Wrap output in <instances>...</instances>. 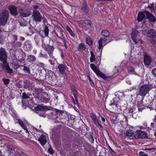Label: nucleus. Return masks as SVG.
Here are the masks:
<instances>
[{"label": "nucleus", "mask_w": 156, "mask_h": 156, "mask_svg": "<svg viewBox=\"0 0 156 156\" xmlns=\"http://www.w3.org/2000/svg\"><path fill=\"white\" fill-rule=\"evenodd\" d=\"M38 65L39 66H41V67L44 66V64L42 62H39L38 63Z\"/></svg>", "instance_id": "62"}, {"label": "nucleus", "mask_w": 156, "mask_h": 156, "mask_svg": "<svg viewBox=\"0 0 156 156\" xmlns=\"http://www.w3.org/2000/svg\"><path fill=\"white\" fill-rule=\"evenodd\" d=\"M78 49L79 50H84L85 49V46L84 44L81 43L79 45Z\"/></svg>", "instance_id": "34"}, {"label": "nucleus", "mask_w": 156, "mask_h": 156, "mask_svg": "<svg viewBox=\"0 0 156 156\" xmlns=\"http://www.w3.org/2000/svg\"><path fill=\"white\" fill-rule=\"evenodd\" d=\"M9 13L7 10H3L0 14V26H5L9 18Z\"/></svg>", "instance_id": "3"}, {"label": "nucleus", "mask_w": 156, "mask_h": 156, "mask_svg": "<svg viewBox=\"0 0 156 156\" xmlns=\"http://www.w3.org/2000/svg\"><path fill=\"white\" fill-rule=\"evenodd\" d=\"M98 76L103 78L104 79L108 80V77L105 76V74L100 72L99 70L96 73Z\"/></svg>", "instance_id": "22"}, {"label": "nucleus", "mask_w": 156, "mask_h": 156, "mask_svg": "<svg viewBox=\"0 0 156 156\" xmlns=\"http://www.w3.org/2000/svg\"><path fill=\"white\" fill-rule=\"evenodd\" d=\"M87 77H88V79L89 80L90 83L91 84H94L93 82V81L91 80L90 76L89 75Z\"/></svg>", "instance_id": "57"}, {"label": "nucleus", "mask_w": 156, "mask_h": 156, "mask_svg": "<svg viewBox=\"0 0 156 156\" xmlns=\"http://www.w3.org/2000/svg\"><path fill=\"white\" fill-rule=\"evenodd\" d=\"M142 32V33L143 34H145L146 33V30H140V32Z\"/></svg>", "instance_id": "60"}, {"label": "nucleus", "mask_w": 156, "mask_h": 156, "mask_svg": "<svg viewBox=\"0 0 156 156\" xmlns=\"http://www.w3.org/2000/svg\"><path fill=\"white\" fill-rule=\"evenodd\" d=\"M86 42L89 45H91L92 44L91 38L89 37H87L86 39Z\"/></svg>", "instance_id": "38"}, {"label": "nucleus", "mask_w": 156, "mask_h": 156, "mask_svg": "<svg viewBox=\"0 0 156 156\" xmlns=\"http://www.w3.org/2000/svg\"><path fill=\"white\" fill-rule=\"evenodd\" d=\"M128 70L129 72L131 73H133L134 71V69L132 67H129L128 69Z\"/></svg>", "instance_id": "52"}, {"label": "nucleus", "mask_w": 156, "mask_h": 156, "mask_svg": "<svg viewBox=\"0 0 156 156\" xmlns=\"http://www.w3.org/2000/svg\"><path fill=\"white\" fill-rule=\"evenodd\" d=\"M81 10L85 13L87 14L88 12V9L87 3L84 2L83 4Z\"/></svg>", "instance_id": "20"}, {"label": "nucleus", "mask_w": 156, "mask_h": 156, "mask_svg": "<svg viewBox=\"0 0 156 156\" xmlns=\"http://www.w3.org/2000/svg\"><path fill=\"white\" fill-rule=\"evenodd\" d=\"M42 46L43 47H44V50L48 52V54H50V52L53 53L54 50V48L53 47L51 46L48 44H47L46 45L45 44L44 46H43V45Z\"/></svg>", "instance_id": "16"}, {"label": "nucleus", "mask_w": 156, "mask_h": 156, "mask_svg": "<svg viewBox=\"0 0 156 156\" xmlns=\"http://www.w3.org/2000/svg\"><path fill=\"white\" fill-rule=\"evenodd\" d=\"M22 83V82H19L16 83V84L15 85L16 87L19 88H21L23 86Z\"/></svg>", "instance_id": "46"}, {"label": "nucleus", "mask_w": 156, "mask_h": 156, "mask_svg": "<svg viewBox=\"0 0 156 156\" xmlns=\"http://www.w3.org/2000/svg\"><path fill=\"white\" fill-rule=\"evenodd\" d=\"M17 36L16 35H13L12 36V38L14 40V42L17 40L18 38Z\"/></svg>", "instance_id": "53"}, {"label": "nucleus", "mask_w": 156, "mask_h": 156, "mask_svg": "<svg viewBox=\"0 0 156 156\" xmlns=\"http://www.w3.org/2000/svg\"><path fill=\"white\" fill-rule=\"evenodd\" d=\"M14 110L12 108H10L9 109V112L10 114L12 115H13L12 114L14 112Z\"/></svg>", "instance_id": "54"}, {"label": "nucleus", "mask_w": 156, "mask_h": 156, "mask_svg": "<svg viewBox=\"0 0 156 156\" xmlns=\"http://www.w3.org/2000/svg\"><path fill=\"white\" fill-rule=\"evenodd\" d=\"M151 73L156 78V68H154L152 70Z\"/></svg>", "instance_id": "48"}, {"label": "nucleus", "mask_w": 156, "mask_h": 156, "mask_svg": "<svg viewBox=\"0 0 156 156\" xmlns=\"http://www.w3.org/2000/svg\"><path fill=\"white\" fill-rule=\"evenodd\" d=\"M83 23L86 25H89L91 26L92 24L91 22L88 20H84L83 21Z\"/></svg>", "instance_id": "42"}, {"label": "nucleus", "mask_w": 156, "mask_h": 156, "mask_svg": "<svg viewBox=\"0 0 156 156\" xmlns=\"http://www.w3.org/2000/svg\"><path fill=\"white\" fill-rule=\"evenodd\" d=\"M20 40L22 41H24L25 40V38L22 36H20Z\"/></svg>", "instance_id": "63"}, {"label": "nucleus", "mask_w": 156, "mask_h": 156, "mask_svg": "<svg viewBox=\"0 0 156 156\" xmlns=\"http://www.w3.org/2000/svg\"><path fill=\"white\" fill-rule=\"evenodd\" d=\"M143 126L144 128H146L147 127V124L146 122H144L143 124Z\"/></svg>", "instance_id": "64"}, {"label": "nucleus", "mask_w": 156, "mask_h": 156, "mask_svg": "<svg viewBox=\"0 0 156 156\" xmlns=\"http://www.w3.org/2000/svg\"><path fill=\"white\" fill-rule=\"evenodd\" d=\"M148 11H144L140 12L138 15L137 20L138 22L141 21L143 19H147Z\"/></svg>", "instance_id": "12"}, {"label": "nucleus", "mask_w": 156, "mask_h": 156, "mask_svg": "<svg viewBox=\"0 0 156 156\" xmlns=\"http://www.w3.org/2000/svg\"><path fill=\"white\" fill-rule=\"evenodd\" d=\"M72 92L73 93V95L74 98L72 97L71 98V100L73 102L75 105H76L78 106H79V104L78 100V97L77 95L78 92L77 91V90H75L74 91H73Z\"/></svg>", "instance_id": "14"}, {"label": "nucleus", "mask_w": 156, "mask_h": 156, "mask_svg": "<svg viewBox=\"0 0 156 156\" xmlns=\"http://www.w3.org/2000/svg\"><path fill=\"white\" fill-rule=\"evenodd\" d=\"M40 57H42L46 59H47L48 56L46 54H43L41 52L40 53L39 55Z\"/></svg>", "instance_id": "39"}, {"label": "nucleus", "mask_w": 156, "mask_h": 156, "mask_svg": "<svg viewBox=\"0 0 156 156\" xmlns=\"http://www.w3.org/2000/svg\"><path fill=\"white\" fill-rule=\"evenodd\" d=\"M90 115L91 119L93 121H94V120H96L97 119L96 116L94 113H90Z\"/></svg>", "instance_id": "43"}, {"label": "nucleus", "mask_w": 156, "mask_h": 156, "mask_svg": "<svg viewBox=\"0 0 156 156\" xmlns=\"http://www.w3.org/2000/svg\"><path fill=\"white\" fill-rule=\"evenodd\" d=\"M133 134V131L131 129H129L126 130L125 133V135L128 137H131Z\"/></svg>", "instance_id": "26"}, {"label": "nucleus", "mask_w": 156, "mask_h": 156, "mask_svg": "<svg viewBox=\"0 0 156 156\" xmlns=\"http://www.w3.org/2000/svg\"><path fill=\"white\" fill-rule=\"evenodd\" d=\"M18 122L21 126L26 130V133H28V130H27V127L26 126L24 125L23 121L20 119H18Z\"/></svg>", "instance_id": "25"}, {"label": "nucleus", "mask_w": 156, "mask_h": 156, "mask_svg": "<svg viewBox=\"0 0 156 156\" xmlns=\"http://www.w3.org/2000/svg\"><path fill=\"white\" fill-rule=\"evenodd\" d=\"M153 88L151 84H144L141 86L139 89V94L141 96H144L148 93L150 90Z\"/></svg>", "instance_id": "2"}, {"label": "nucleus", "mask_w": 156, "mask_h": 156, "mask_svg": "<svg viewBox=\"0 0 156 156\" xmlns=\"http://www.w3.org/2000/svg\"><path fill=\"white\" fill-rule=\"evenodd\" d=\"M71 90H72V92L75 91V90H76L75 87L73 85H72L71 86Z\"/></svg>", "instance_id": "56"}, {"label": "nucleus", "mask_w": 156, "mask_h": 156, "mask_svg": "<svg viewBox=\"0 0 156 156\" xmlns=\"http://www.w3.org/2000/svg\"><path fill=\"white\" fill-rule=\"evenodd\" d=\"M147 34V36L151 38L152 41H156V30L153 29L149 30Z\"/></svg>", "instance_id": "7"}, {"label": "nucleus", "mask_w": 156, "mask_h": 156, "mask_svg": "<svg viewBox=\"0 0 156 156\" xmlns=\"http://www.w3.org/2000/svg\"><path fill=\"white\" fill-rule=\"evenodd\" d=\"M40 99L41 102L45 103L48 102L50 100V99L49 98H46L44 95L41 96Z\"/></svg>", "instance_id": "27"}, {"label": "nucleus", "mask_w": 156, "mask_h": 156, "mask_svg": "<svg viewBox=\"0 0 156 156\" xmlns=\"http://www.w3.org/2000/svg\"><path fill=\"white\" fill-rule=\"evenodd\" d=\"M154 4V3L151 4L149 5L147 7V8H149V10L151 12H154L155 11Z\"/></svg>", "instance_id": "33"}, {"label": "nucleus", "mask_w": 156, "mask_h": 156, "mask_svg": "<svg viewBox=\"0 0 156 156\" xmlns=\"http://www.w3.org/2000/svg\"><path fill=\"white\" fill-rule=\"evenodd\" d=\"M67 66L66 65L63 64H58V71L61 74H64L65 72Z\"/></svg>", "instance_id": "17"}, {"label": "nucleus", "mask_w": 156, "mask_h": 156, "mask_svg": "<svg viewBox=\"0 0 156 156\" xmlns=\"http://www.w3.org/2000/svg\"><path fill=\"white\" fill-rule=\"evenodd\" d=\"M31 46L32 45L31 44H30L28 42H26L25 43L24 48L25 50L29 51L30 50L31 48Z\"/></svg>", "instance_id": "24"}, {"label": "nucleus", "mask_w": 156, "mask_h": 156, "mask_svg": "<svg viewBox=\"0 0 156 156\" xmlns=\"http://www.w3.org/2000/svg\"><path fill=\"white\" fill-rule=\"evenodd\" d=\"M27 59L29 62L33 63L35 62L36 58L34 56L32 55H30L28 56Z\"/></svg>", "instance_id": "21"}, {"label": "nucleus", "mask_w": 156, "mask_h": 156, "mask_svg": "<svg viewBox=\"0 0 156 156\" xmlns=\"http://www.w3.org/2000/svg\"><path fill=\"white\" fill-rule=\"evenodd\" d=\"M66 29L72 36L74 37L75 36V34L73 32L71 29L69 27L67 26L66 27Z\"/></svg>", "instance_id": "40"}, {"label": "nucleus", "mask_w": 156, "mask_h": 156, "mask_svg": "<svg viewBox=\"0 0 156 156\" xmlns=\"http://www.w3.org/2000/svg\"><path fill=\"white\" fill-rule=\"evenodd\" d=\"M152 61L151 56L145 53L144 55V65L147 66H149L152 63Z\"/></svg>", "instance_id": "8"}, {"label": "nucleus", "mask_w": 156, "mask_h": 156, "mask_svg": "<svg viewBox=\"0 0 156 156\" xmlns=\"http://www.w3.org/2000/svg\"><path fill=\"white\" fill-rule=\"evenodd\" d=\"M38 141L42 146H44L47 142L46 136L43 134L41 135L39 138Z\"/></svg>", "instance_id": "15"}, {"label": "nucleus", "mask_w": 156, "mask_h": 156, "mask_svg": "<svg viewBox=\"0 0 156 156\" xmlns=\"http://www.w3.org/2000/svg\"><path fill=\"white\" fill-rule=\"evenodd\" d=\"M44 32L45 36H47L48 35L49 32V29L48 27L44 25Z\"/></svg>", "instance_id": "32"}, {"label": "nucleus", "mask_w": 156, "mask_h": 156, "mask_svg": "<svg viewBox=\"0 0 156 156\" xmlns=\"http://www.w3.org/2000/svg\"><path fill=\"white\" fill-rule=\"evenodd\" d=\"M29 30L30 31V33H31L32 34H33V28H31L30 27L29 28Z\"/></svg>", "instance_id": "59"}, {"label": "nucleus", "mask_w": 156, "mask_h": 156, "mask_svg": "<svg viewBox=\"0 0 156 156\" xmlns=\"http://www.w3.org/2000/svg\"><path fill=\"white\" fill-rule=\"evenodd\" d=\"M55 113L56 114L60 115L64 113V111L62 110H60L56 108H54Z\"/></svg>", "instance_id": "35"}, {"label": "nucleus", "mask_w": 156, "mask_h": 156, "mask_svg": "<svg viewBox=\"0 0 156 156\" xmlns=\"http://www.w3.org/2000/svg\"><path fill=\"white\" fill-rule=\"evenodd\" d=\"M93 121L94 122L96 126H99L101 129H102V126L99 123L98 120L97 119L96 120H94Z\"/></svg>", "instance_id": "36"}, {"label": "nucleus", "mask_w": 156, "mask_h": 156, "mask_svg": "<svg viewBox=\"0 0 156 156\" xmlns=\"http://www.w3.org/2000/svg\"><path fill=\"white\" fill-rule=\"evenodd\" d=\"M22 98L23 100H22V103L23 104H24L23 102V101L24 99H29V101H33L34 99V98L32 97V95L30 93L26 92H23L22 94Z\"/></svg>", "instance_id": "11"}, {"label": "nucleus", "mask_w": 156, "mask_h": 156, "mask_svg": "<svg viewBox=\"0 0 156 156\" xmlns=\"http://www.w3.org/2000/svg\"><path fill=\"white\" fill-rule=\"evenodd\" d=\"M110 41H108V42L107 38L101 37L98 41V48L100 49L103 48V45L105 46L107 43L109 42Z\"/></svg>", "instance_id": "10"}, {"label": "nucleus", "mask_w": 156, "mask_h": 156, "mask_svg": "<svg viewBox=\"0 0 156 156\" xmlns=\"http://www.w3.org/2000/svg\"><path fill=\"white\" fill-rule=\"evenodd\" d=\"M53 53L50 52V54H48L50 57V58H51V59L56 60V59L55 58L54 56H53Z\"/></svg>", "instance_id": "49"}, {"label": "nucleus", "mask_w": 156, "mask_h": 156, "mask_svg": "<svg viewBox=\"0 0 156 156\" xmlns=\"http://www.w3.org/2000/svg\"><path fill=\"white\" fill-rule=\"evenodd\" d=\"M17 8L13 5H10L9 7L11 14L13 16H16L18 15L17 11Z\"/></svg>", "instance_id": "13"}, {"label": "nucleus", "mask_w": 156, "mask_h": 156, "mask_svg": "<svg viewBox=\"0 0 156 156\" xmlns=\"http://www.w3.org/2000/svg\"><path fill=\"white\" fill-rule=\"evenodd\" d=\"M140 32L137 30H134L131 33V38L135 43L138 44L139 41H141L139 35Z\"/></svg>", "instance_id": "5"}, {"label": "nucleus", "mask_w": 156, "mask_h": 156, "mask_svg": "<svg viewBox=\"0 0 156 156\" xmlns=\"http://www.w3.org/2000/svg\"><path fill=\"white\" fill-rule=\"evenodd\" d=\"M7 55L5 48H0V65H1L3 68L5 69V72L9 74L13 73V71L8 65V63L6 61Z\"/></svg>", "instance_id": "1"}, {"label": "nucleus", "mask_w": 156, "mask_h": 156, "mask_svg": "<svg viewBox=\"0 0 156 156\" xmlns=\"http://www.w3.org/2000/svg\"><path fill=\"white\" fill-rule=\"evenodd\" d=\"M102 34L107 38L108 37L109 35V33L108 30H103L101 31Z\"/></svg>", "instance_id": "29"}, {"label": "nucleus", "mask_w": 156, "mask_h": 156, "mask_svg": "<svg viewBox=\"0 0 156 156\" xmlns=\"http://www.w3.org/2000/svg\"><path fill=\"white\" fill-rule=\"evenodd\" d=\"M113 124L116 123L118 122L117 116L116 115H112L110 118Z\"/></svg>", "instance_id": "28"}, {"label": "nucleus", "mask_w": 156, "mask_h": 156, "mask_svg": "<svg viewBox=\"0 0 156 156\" xmlns=\"http://www.w3.org/2000/svg\"><path fill=\"white\" fill-rule=\"evenodd\" d=\"M23 70L25 73H30V70L29 68L26 66H24Z\"/></svg>", "instance_id": "41"}, {"label": "nucleus", "mask_w": 156, "mask_h": 156, "mask_svg": "<svg viewBox=\"0 0 156 156\" xmlns=\"http://www.w3.org/2000/svg\"><path fill=\"white\" fill-rule=\"evenodd\" d=\"M139 155L140 156H148L146 153L142 151L140 152Z\"/></svg>", "instance_id": "51"}, {"label": "nucleus", "mask_w": 156, "mask_h": 156, "mask_svg": "<svg viewBox=\"0 0 156 156\" xmlns=\"http://www.w3.org/2000/svg\"><path fill=\"white\" fill-rule=\"evenodd\" d=\"M147 19L151 22H154L156 21V18L152 14L148 12Z\"/></svg>", "instance_id": "19"}, {"label": "nucleus", "mask_w": 156, "mask_h": 156, "mask_svg": "<svg viewBox=\"0 0 156 156\" xmlns=\"http://www.w3.org/2000/svg\"><path fill=\"white\" fill-rule=\"evenodd\" d=\"M4 42V40L3 39L2 37H0V42L2 44Z\"/></svg>", "instance_id": "61"}, {"label": "nucleus", "mask_w": 156, "mask_h": 156, "mask_svg": "<svg viewBox=\"0 0 156 156\" xmlns=\"http://www.w3.org/2000/svg\"><path fill=\"white\" fill-rule=\"evenodd\" d=\"M108 148L109 151H110L111 152L114 153H115V152L112 150V149L111 148V147L108 146Z\"/></svg>", "instance_id": "58"}, {"label": "nucleus", "mask_w": 156, "mask_h": 156, "mask_svg": "<svg viewBox=\"0 0 156 156\" xmlns=\"http://www.w3.org/2000/svg\"><path fill=\"white\" fill-rule=\"evenodd\" d=\"M135 110L131 108H130L128 109L127 111L126 110V114L127 115V116H130L132 115Z\"/></svg>", "instance_id": "23"}, {"label": "nucleus", "mask_w": 156, "mask_h": 156, "mask_svg": "<svg viewBox=\"0 0 156 156\" xmlns=\"http://www.w3.org/2000/svg\"><path fill=\"white\" fill-rule=\"evenodd\" d=\"M52 108L50 106H38L37 108V110L39 111H47L51 109Z\"/></svg>", "instance_id": "18"}, {"label": "nucleus", "mask_w": 156, "mask_h": 156, "mask_svg": "<svg viewBox=\"0 0 156 156\" xmlns=\"http://www.w3.org/2000/svg\"><path fill=\"white\" fill-rule=\"evenodd\" d=\"M90 66L91 69L95 73H97L99 70L97 67L94 64H91Z\"/></svg>", "instance_id": "30"}, {"label": "nucleus", "mask_w": 156, "mask_h": 156, "mask_svg": "<svg viewBox=\"0 0 156 156\" xmlns=\"http://www.w3.org/2000/svg\"><path fill=\"white\" fill-rule=\"evenodd\" d=\"M34 39L37 44H38L40 41V36L38 35H36L34 37Z\"/></svg>", "instance_id": "37"}, {"label": "nucleus", "mask_w": 156, "mask_h": 156, "mask_svg": "<svg viewBox=\"0 0 156 156\" xmlns=\"http://www.w3.org/2000/svg\"><path fill=\"white\" fill-rule=\"evenodd\" d=\"M48 151L49 153H50L51 154H53V151L52 150V149L51 147H50L48 148Z\"/></svg>", "instance_id": "55"}, {"label": "nucleus", "mask_w": 156, "mask_h": 156, "mask_svg": "<svg viewBox=\"0 0 156 156\" xmlns=\"http://www.w3.org/2000/svg\"><path fill=\"white\" fill-rule=\"evenodd\" d=\"M2 80L5 85L8 84L9 83V80L8 79L3 78Z\"/></svg>", "instance_id": "47"}, {"label": "nucleus", "mask_w": 156, "mask_h": 156, "mask_svg": "<svg viewBox=\"0 0 156 156\" xmlns=\"http://www.w3.org/2000/svg\"><path fill=\"white\" fill-rule=\"evenodd\" d=\"M48 61L51 65L54 66L55 64V62H56V60L49 59Z\"/></svg>", "instance_id": "50"}, {"label": "nucleus", "mask_w": 156, "mask_h": 156, "mask_svg": "<svg viewBox=\"0 0 156 156\" xmlns=\"http://www.w3.org/2000/svg\"><path fill=\"white\" fill-rule=\"evenodd\" d=\"M22 45V43L19 41L16 42L14 44V47H20Z\"/></svg>", "instance_id": "45"}, {"label": "nucleus", "mask_w": 156, "mask_h": 156, "mask_svg": "<svg viewBox=\"0 0 156 156\" xmlns=\"http://www.w3.org/2000/svg\"><path fill=\"white\" fill-rule=\"evenodd\" d=\"M19 12L20 16L24 17H27L30 15L31 13V9H19Z\"/></svg>", "instance_id": "6"}, {"label": "nucleus", "mask_w": 156, "mask_h": 156, "mask_svg": "<svg viewBox=\"0 0 156 156\" xmlns=\"http://www.w3.org/2000/svg\"><path fill=\"white\" fill-rule=\"evenodd\" d=\"M32 17H33V20L37 23L41 22L43 18L40 12L36 10H33Z\"/></svg>", "instance_id": "4"}, {"label": "nucleus", "mask_w": 156, "mask_h": 156, "mask_svg": "<svg viewBox=\"0 0 156 156\" xmlns=\"http://www.w3.org/2000/svg\"><path fill=\"white\" fill-rule=\"evenodd\" d=\"M91 56L90 60L91 62H94L96 60L95 56L92 51H90Z\"/></svg>", "instance_id": "31"}, {"label": "nucleus", "mask_w": 156, "mask_h": 156, "mask_svg": "<svg viewBox=\"0 0 156 156\" xmlns=\"http://www.w3.org/2000/svg\"><path fill=\"white\" fill-rule=\"evenodd\" d=\"M16 154L17 156H26L24 153L21 151L17 152Z\"/></svg>", "instance_id": "44"}, {"label": "nucleus", "mask_w": 156, "mask_h": 156, "mask_svg": "<svg viewBox=\"0 0 156 156\" xmlns=\"http://www.w3.org/2000/svg\"><path fill=\"white\" fill-rule=\"evenodd\" d=\"M135 138H145L147 137L146 133L141 130H137L136 132V134L134 135Z\"/></svg>", "instance_id": "9"}]
</instances>
